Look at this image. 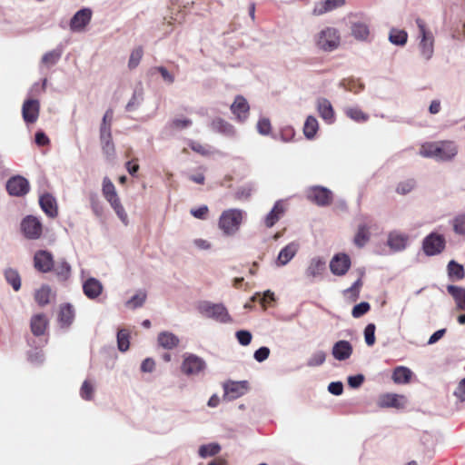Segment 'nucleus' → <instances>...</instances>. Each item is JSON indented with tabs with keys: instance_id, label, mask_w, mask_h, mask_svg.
<instances>
[{
	"instance_id": "f257e3e1",
	"label": "nucleus",
	"mask_w": 465,
	"mask_h": 465,
	"mask_svg": "<svg viewBox=\"0 0 465 465\" xmlns=\"http://www.w3.org/2000/svg\"><path fill=\"white\" fill-rule=\"evenodd\" d=\"M459 146L453 141L444 140L425 143L421 145L419 154L424 158H432L438 162H450L458 154Z\"/></svg>"
},
{
	"instance_id": "f03ea898",
	"label": "nucleus",
	"mask_w": 465,
	"mask_h": 465,
	"mask_svg": "<svg viewBox=\"0 0 465 465\" xmlns=\"http://www.w3.org/2000/svg\"><path fill=\"white\" fill-rule=\"evenodd\" d=\"M416 25L419 29L418 49L420 56L426 62L430 61L434 54V35L427 28L424 21L420 18L416 19Z\"/></svg>"
},
{
	"instance_id": "7ed1b4c3",
	"label": "nucleus",
	"mask_w": 465,
	"mask_h": 465,
	"mask_svg": "<svg viewBox=\"0 0 465 465\" xmlns=\"http://www.w3.org/2000/svg\"><path fill=\"white\" fill-rule=\"evenodd\" d=\"M198 312L204 317L213 319L221 323H231L232 318L223 303H213L208 301L201 302L198 304Z\"/></svg>"
},
{
	"instance_id": "20e7f679",
	"label": "nucleus",
	"mask_w": 465,
	"mask_h": 465,
	"mask_svg": "<svg viewBox=\"0 0 465 465\" xmlns=\"http://www.w3.org/2000/svg\"><path fill=\"white\" fill-rule=\"evenodd\" d=\"M245 213L240 209H228L219 218V228L225 235L234 234L240 228Z\"/></svg>"
},
{
	"instance_id": "39448f33",
	"label": "nucleus",
	"mask_w": 465,
	"mask_h": 465,
	"mask_svg": "<svg viewBox=\"0 0 465 465\" xmlns=\"http://www.w3.org/2000/svg\"><path fill=\"white\" fill-rule=\"evenodd\" d=\"M341 37L337 29L326 27L315 36L317 46L324 52H331L338 48Z\"/></svg>"
},
{
	"instance_id": "423d86ee",
	"label": "nucleus",
	"mask_w": 465,
	"mask_h": 465,
	"mask_svg": "<svg viewBox=\"0 0 465 465\" xmlns=\"http://www.w3.org/2000/svg\"><path fill=\"white\" fill-rule=\"evenodd\" d=\"M207 368L206 361L196 354L184 353L181 364V371L186 376H199Z\"/></svg>"
},
{
	"instance_id": "0eeeda50",
	"label": "nucleus",
	"mask_w": 465,
	"mask_h": 465,
	"mask_svg": "<svg viewBox=\"0 0 465 465\" xmlns=\"http://www.w3.org/2000/svg\"><path fill=\"white\" fill-rule=\"evenodd\" d=\"M446 247V240L443 234L432 232L422 240V251L426 256L440 254Z\"/></svg>"
},
{
	"instance_id": "6e6552de",
	"label": "nucleus",
	"mask_w": 465,
	"mask_h": 465,
	"mask_svg": "<svg viewBox=\"0 0 465 465\" xmlns=\"http://www.w3.org/2000/svg\"><path fill=\"white\" fill-rule=\"evenodd\" d=\"M306 198L318 206L324 207L331 203L332 192L321 185L311 186L306 190Z\"/></svg>"
},
{
	"instance_id": "1a4fd4ad",
	"label": "nucleus",
	"mask_w": 465,
	"mask_h": 465,
	"mask_svg": "<svg viewBox=\"0 0 465 465\" xmlns=\"http://www.w3.org/2000/svg\"><path fill=\"white\" fill-rule=\"evenodd\" d=\"M21 230L25 238L36 240L42 235L43 227L38 218L27 215L21 222Z\"/></svg>"
},
{
	"instance_id": "9d476101",
	"label": "nucleus",
	"mask_w": 465,
	"mask_h": 465,
	"mask_svg": "<svg viewBox=\"0 0 465 465\" xmlns=\"http://www.w3.org/2000/svg\"><path fill=\"white\" fill-rule=\"evenodd\" d=\"M351 261L350 256L344 252H339L333 255L330 261V271L335 276H343L350 270Z\"/></svg>"
},
{
	"instance_id": "9b49d317",
	"label": "nucleus",
	"mask_w": 465,
	"mask_h": 465,
	"mask_svg": "<svg viewBox=\"0 0 465 465\" xmlns=\"http://www.w3.org/2000/svg\"><path fill=\"white\" fill-rule=\"evenodd\" d=\"M92 15L93 12L89 7H84L78 10L70 20V30L75 33L84 31L85 27L91 22Z\"/></svg>"
},
{
	"instance_id": "f8f14e48",
	"label": "nucleus",
	"mask_w": 465,
	"mask_h": 465,
	"mask_svg": "<svg viewBox=\"0 0 465 465\" xmlns=\"http://www.w3.org/2000/svg\"><path fill=\"white\" fill-rule=\"evenodd\" d=\"M29 182L21 175L13 176L6 183V190L12 196H24L29 192Z\"/></svg>"
},
{
	"instance_id": "ddd939ff",
	"label": "nucleus",
	"mask_w": 465,
	"mask_h": 465,
	"mask_svg": "<svg viewBox=\"0 0 465 465\" xmlns=\"http://www.w3.org/2000/svg\"><path fill=\"white\" fill-rule=\"evenodd\" d=\"M35 267L41 272H49L54 266L52 253L45 250H40L34 256Z\"/></svg>"
},
{
	"instance_id": "4468645a",
	"label": "nucleus",
	"mask_w": 465,
	"mask_h": 465,
	"mask_svg": "<svg viewBox=\"0 0 465 465\" xmlns=\"http://www.w3.org/2000/svg\"><path fill=\"white\" fill-rule=\"evenodd\" d=\"M231 112L239 123H244L249 116L250 105L242 95H237L230 106Z\"/></svg>"
},
{
	"instance_id": "2eb2a0df",
	"label": "nucleus",
	"mask_w": 465,
	"mask_h": 465,
	"mask_svg": "<svg viewBox=\"0 0 465 465\" xmlns=\"http://www.w3.org/2000/svg\"><path fill=\"white\" fill-rule=\"evenodd\" d=\"M210 128L213 132L220 134L228 138H235L237 131L235 127L226 120L221 117H215L210 123Z\"/></svg>"
},
{
	"instance_id": "dca6fc26",
	"label": "nucleus",
	"mask_w": 465,
	"mask_h": 465,
	"mask_svg": "<svg viewBox=\"0 0 465 465\" xmlns=\"http://www.w3.org/2000/svg\"><path fill=\"white\" fill-rule=\"evenodd\" d=\"M248 382L242 381H228L223 384L224 395L227 401H233L242 396L247 391Z\"/></svg>"
},
{
	"instance_id": "f3484780",
	"label": "nucleus",
	"mask_w": 465,
	"mask_h": 465,
	"mask_svg": "<svg viewBox=\"0 0 465 465\" xmlns=\"http://www.w3.org/2000/svg\"><path fill=\"white\" fill-rule=\"evenodd\" d=\"M40 111V104L37 99H28L24 102L22 114L26 124H34L37 121Z\"/></svg>"
},
{
	"instance_id": "a211bd4d",
	"label": "nucleus",
	"mask_w": 465,
	"mask_h": 465,
	"mask_svg": "<svg viewBox=\"0 0 465 465\" xmlns=\"http://www.w3.org/2000/svg\"><path fill=\"white\" fill-rule=\"evenodd\" d=\"M326 269V261L320 256L312 258L305 270V276L310 281L321 277Z\"/></svg>"
},
{
	"instance_id": "6ab92c4d",
	"label": "nucleus",
	"mask_w": 465,
	"mask_h": 465,
	"mask_svg": "<svg viewBox=\"0 0 465 465\" xmlns=\"http://www.w3.org/2000/svg\"><path fill=\"white\" fill-rule=\"evenodd\" d=\"M316 109L321 118L328 124L335 122V113L331 102L324 97H320L316 101Z\"/></svg>"
},
{
	"instance_id": "aec40b11",
	"label": "nucleus",
	"mask_w": 465,
	"mask_h": 465,
	"mask_svg": "<svg viewBox=\"0 0 465 465\" xmlns=\"http://www.w3.org/2000/svg\"><path fill=\"white\" fill-rule=\"evenodd\" d=\"M299 248L300 245L296 242H292L282 248L275 262L276 266L282 267L287 265L296 255Z\"/></svg>"
},
{
	"instance_id": "412c9836",
	"label": "nucleus",
	"mask_w": 465,
	"mask_h": 465,
	"mask_svg": "<svg viewBox=\"0 0 465 465\" xmlns=\"http://www.w3.org/2000/svg\"><path fill=\"white\" fill-rule=\"evenodd\" d=\"M353 352L352 345L350 341L340 340L336 341L331 349L332 357L340 361L348 360Z\"/></svg>"
},
{
	"instance_id": "4be33fe9",
	"label": "nucleus",
	"mask_w": 465,
	"mask_h": 465,
	"mask_svg": "<svg viewBox=\"0 0 465 465\" xmlns=\"http://www.w3.org/2000/svg\"><path fill=\"white\" fill-rule=\"evenodd\" d=\"M103 290L102 282L94 277H89L83 282V292L90 300L98 298L102 294Z\"/></svg>"
},
{
	"instance_id": "5701e85b",
	"label": "nucleus",
	"mask_w": 465,
	"mask_h": 465,
	"mask_svg": "<svg viewBox=\"0 0 465 465\" xmlns=\"http://www.w3.org/2000/svg\"><path fill=\"white\" fill-rule=\"evenodd\" d=\"M39 204L48 217L55 218L58 215L56 200L52 194L46 193L41 195Z\"/></svg>"
},
{
	"instance_id": "b1692460",
	"label": "nucleus",
	"mask_w": 465,
	"mask_h": 465,
	"mask_svg": "<svg viewBox=\"0 0 465 465\" xmlns=\"http://www.w3.org/2000/svg\"><path fill=\"white\" fill-rule=\"evenodd\" d=\"M409 237L405 233L391 232L388 235L387 245L393 252H401L407 247Z\"/></svg>"
},
{
	"instance_id": "393cba45",
	"label": "nucleus",
	"mask_w": 465,
	"mask_h": 465,
	"mask_svg": "<svg viewBox=\"0 0 465 465\" xmlns=\"http://www.w3.org/2000/svg\"><path fill=\"white\" fill-rule=\"evenodd\" d=\"M285 208L282 200H278L272 210L264 218V224L267 228H272L284 214Z\"/></svg>"
},
{
	"instance_id": "a878e982",
	"label": "nucleus",
	"mask_w": 465,
	"mask_h": 465,
	"mask_svg": "<svg viewBox=\"0 0 465 465\" xmlns=\"http://www.w3.org/2000/svg\"><path fill=\"white\" fill-rule=\"evenodd\" d=\"M343 4L344 0H322L314 5L312 13L315 15H322L341 6Z\"/></svg>"
},
{
	"instance_id": "bb28decb",
	"label": "nucleus",
	"mask_w": 465,
	"mask_h": 465,
	"mask_svg": "<svg viewBox=\"0 0 465 465\" xmlns=\"http://www.w3.org/2000/svg\"><path fill=\"white\" fill-rule=\"evenodd\" d=\"M74 320V310L72 304L65 303L60 307L58 321L61 327H69Z\"/></svg>"
},
{
	"instance_id": "cd10ccee",
	"label": "nucleus",
	"mask_w": 465,
	"mask_h": 465,
	"mask_svg": "<svg viewBox=\"0 0 465 465\" xmlns=\"http://www.w3.org/2000/svg\"><path fill=\"white\" fill-rule=\"evenodd\" d=\"M447 274L449 280L451 282L461 281L465 278L464 266L455 260H451L447 265Z\"/></svg>"
},
{
	"instance_id": "c85d7f7f",
	"label": "nucleus",
	"mask_w": 465,
	"mask_h": 465,
	"mask_svg": "<svg viewBox=\"0 0 465 465\" xmlns=\"http://www.w3.org/2000/svg\"><path fill=\"white\" fill-rule=\"evenodd\" d=\"M158 343L166 350H173L179 345V338L170 331H162L158 334Z\"/></svg>"
},
{
	"instance_id": "c756f323",
	"label": "nucleus",
	"mask_w": 465,
	"mask_h": 465,
	"mask_svg": "<svg viewBox=\"0 0 465 465\" xmlns=\"http://www.w3.org/2000/svg\"><path fill=\"white\" fill-rule=\"evenodd\" d=\"M447 291L454 299L457 309L465 311V288L450 284Z\"/></svg>"
},
{
	"instance_id": "7c9ffc66",
	"label": "nucleus",
	"mask_w": 465,
	"mask_h": 465,
	"mask_svg": "<svg viewBox=\"0 0 465 465\" xmlns=\"http://www.w3.org/2000/svg\"><path fill=\"white\" fill-rule=\"evenodd\" d=\"M47 324L48 321L45 314L41 313L33 316L30 322L33 334L35 336H41L45 334Z\"/></svg>"
},
{
	"instance_id": "2f4dec72",
	"label": "nucleus",
	"mask_w": 465,
	"mask_h": 465,
	"mask_svg": "<svg viewBox=\"0 0 465 465\" xmlns=\"http://www.w3.org/2000/svg\"><path fill=\"white\" fill-rule=\"evenodd\" d=\"M370 240V231L369 227L365 223H361L358 225L357 232L354 236L353 242L354 244L359 247L362 248L366 245V243Z\"/></svg>"
},
{
	"instance_id": "473e14b6",
	"label": "nucleus",
	"mask_w": 465,
	"mask_h": 465,
	"mask_svg": "<svg viewBox=\"0 0 465 465\" xmlns=\"http://www.w3.org/2000/svg\"><path fill=\"white\" fill-rule=\"evenodd\" d=\"M411 371L404 366L396 367L392 373V380L397 384L408 383L411 378Z\"/></svg>"
},
{
	"instance_id": "72a5a7b5",
	"label": "nucleus",
	"mask_w": 465,
	"mask_h": 465,
	"mask_svg": "<svg viewBox=\"0 0 465 465\" xmlns=\"http://www.w3.org/2000/svg\"><path fill=\"white\" fill-rule=\"evenodd\" d=\"M318 129H319V124H318L317 119L312 115H309L306 118L304 125H303L304 136L309 140L313 139Z\"/></svg>"
},
{
	"instance_id": "f704fd0d",
	"label": "nucleus",
	"mask_w": 465,
	"mask_h": 465,
	"mask_svg": "<svg viewBox=\"0 0 465 465\" xmlns=\"http://www.w3.org/2000/svg\"><path fill=\"white\" fill-rule=\"evenodd\" d=\"M351 35L361 41H364L370 35L369 26L363 22H355L351 25Z\"/></svg>"
},
{
	"instance_id": "c9c22d12",
	"label": "nucleus",
	"mask_w": 465,
	"mask_h": 465,
	"mask_svg": "<svg viewBox=\"0 0 465 465\" xmlns=\"http://www.w3.org/2000/svg\"><path fill=\"white\" fill-rule=\"evenodd\" d=\"M389 41L394 45L403 46L408 41V34L404 30L392 28L389 34Z\"/></svg>"
},
{
	"instance_id": "e433bc0d",
	"label": "nucleus",
	"mask_w": 465,
	"mask_h": 465,
	"mask_svg": "<svg viewBox=\"0 0 465 465\" xmlns=\"http://www.w3.org/2000/svg\"><path fill=\"white\" fill-rule=\"evenodd\" d=\"M101 147L104 154L107 159H113L115 156V147L113 142L112 135L110 136H99Z\"/></svg>"
},
{
	"instance_id": "4c0bfd02",
	"label": "nucleus",
	"mask_w": 465,
	"mask_h": 465,
	"mask_svg": "<svg viewBox=\"0 0 465 465\" xmlns=\"http://www.w3.org/2000/svg\"><path fill=\"white\" fill-rule=\"evenodd\" d=\"M52 295V289L49 285H42L35 293V300L40 306L49 303Z\"/></svg>"
},
{
	"instance_id": "58836bf2",
	"label": "nucleus",
	"mask_w": 465,
	"mask_h": 465,
	"mask_svg": "<svg viewBox=\"0 0 465 465\" xmlns=\"http://www.w3.org/2000/svg\"><path fill=\"white\" fill-rule=\"evenodd\" d=\"M53 269L62 281L67 280L71 275V266L64 259L59 260Z\"/></svg>"
},
{
	"instance_id": "ea45409f",
	"label": "nucleus",
	"mask_w": 465,
	"mask_h": 465,
	"mask_svg": "<svg viewBox=\"0 0 465 465\" xmlns=\"http://www.w3.org/2000/svg\"><path fill=\"white\" fill-rule=\"evenodd\" d=\"M400 399H402V396L393 393L384 394L379 400V406L381 408H398L400 407Z\"/></svg>"
},
{
	"instance_id": "a19ab883",
	"label": "nucleus",
	"mask_w": 465,
	"mask_h": 465,
	"mask_svg": "<svg viewBox=\"0 0 465 465\" xmlns=\"http://www.w3.org/2000/svg\"><path fill=\"white\" fill-rule=\"evenodd\" d=\"M103 195L107 202L115 199L118 196L114 184L108 177L103 179Z\"/></svg>"
},
{
	"instance_id": "79ce46f5",
	"label": "nucleus",
	"mask_w": 465,
	"mask_h": 465,
	"mask_svg": "<svg viewBox=\"0 0 465 465\" xmlns=\"http://www.w3.org/2000/svg\"><path fill=\"white\" fill-rule=\"evenodd\" d=\"M117 348L120 351L125 352L130 347V333L125 329H121L116 335Z\"/></svg>"
},
{
	"instance_id": "37998d69",
	"label": "nucleus",
	"mask_w": 465,
	"mask_h": 465,
	"mask_svg": "<svg viewBox=\"0 0 465 465\" xmlns=\"http://www.w3.org/2000/svg\"><path fill=\"white\" fill-rule=\"evenodd\" d=\"M63 54L62 48H55L54 50H51L47 53H45L42 57V64L52 66L54 65L61 58Z\"/></svg>"
},
{
	"instance_id": "c03bdc74",
	"label": "nucleus",
	"mask_w": 465,
	"mask_h": 465,
	"mask_svg": "<svg viewBox=\"0 0 465 465\" xmlns=\"http://www.w3.org/2000/svg\"><path fill=\"white\" fill-rule=\"evenodd\" d=\"M5 277L6 282L13 287L15 291H19L21 288V278L18 272L15 269L9 268L5 271Z\"/></svg>"
},
{
	"instance_id": "a18cd8bd",
	"label": "nucleus",
	"mask_w": 465,
	"mask_h": 465,
	"mask_svg": "<svg viewBox=\"0 0 465 465\" xmlns=\"http://www.w3.org/2000/svg\"><path fill=\"white\" fill-rule=\"evenodd\" d=\"M143 100V93L142 88L135 89L134 94L125 106L127 112H133L136 110Z\"/></svg>"
},
{
	"instance_id": "49530a36",
	"label": "nucleus",
	"mask_w": 465,
	"mask_h": 465,
	"mask_svg": "<svg viewBox=\"0 0 465 465\" xmlns=\"http://www.w3.org/2000/svg\"><path fill=\"white\" fill-rule=\"evenodd\" d=\"M453 232L460 236H465V213L457 214L451 221Z\"/></svg>"
},
{
	"instance_id": "de8ad7c7",
	"label": "nucleus",
	"mask_w": 465,
	"mask_h": 465,
	"mask_svg": "<svg viewBox=\"0 0 465 465\" xmlns=\"http://www.w3.org/2000/svg\"><path fill=\"white\" fill-rule=\"evenodd\" d=\"M108 203H110L111 207L115 212V213L118 216V218L124 224H127V223H128V216H127V213H126L124 206L121 203V201H120L119 197H117L115 199H113V200L109 201Z\"/></svg>"
},
{
	"instance_id": "09e8293b",
	"label": "nucleus",
	"mask_w": 465,
	"mask_h": 465,
	"mask_svg": "<svg viewBox=\"0 0 465 465\" xmlns=\"http://www.w3.org/2000/svg\"><path fill=\"white\" fill-rule=\"evenodd\" d=\"M220 450L221 446L218 443H210L200 446L198 453L200 457L207 458L216 455Z\"/></svg>"
},
{
	"instance_id": "8fccbe9b",
	"label": "nucleus",
	"mask_w": 465,
	"mask_h": 465,
	"mask_svg": "<svg viewBox=\"0 0 465 465\" xmlns=\"http://www.w3.org/2000/svg\"><path fill=\"white\" fill-rule=\"evenodd\" d=\"M326 361V352L319 350L314 351L307 360V366L319 367L322 366Z\"/></svg>"
},
{
	"instance_id": "3c124183",
	"label": "nucleus",
	"mask_w": 465,
	"mask_h": 465,
	"mask_svg": "<svg viewBox=\"0 0 465 465\" xmlns=\"http://www.w3.org/2000/svg\"><path fill=\"white\" fill-rule=\"evenodd\" d=\"M345 114L351 118V120L362 123L366 122L369 119L368 114H364L360 108L358 107H349L345 110Z\"/></svg>"
},
{
	"instance_id": "603ef678",
	"label": "nucleus",
	"mask_w": 465,
	"mask_h": 465,
	"mask_svg": "<svg viewBox=\"0 0 465 465\" xmlns=\"http://www.w3.org/2000/svg\"><path fill=\"white\" fill-rule=\"evenodd\" d=\"M146 301V293L143 291H139L131 299L126 302V306L132 309H137L143 305Z\"/></svg>"
},
{
	"instance_id": "864d4df0",
	"label": "nucleus",
	"mask_w": 465,
	"mask_h": 465,
	"mask_svg": "<svg viewBox=\"0 0 465 465\" xmlns=\"http://www.w3.org/2000/svg\"><path fill=\"white\" fill-rule=\"evenodd\" d=\"M192 124L193 122L189 118H175L167 124L166 128H169L171 130H183L189 128Z\"/></svg>"
},
{
	"instance_id": "5fc2aeb1",
	"label": "nucleus",
	"mask_w": 465,
	"mask_h": 465,
	"mask_svg": "<svg viewBox=\"0 0 465 465\" xmlns=\"http://www.w3.org/2000/svg\"><path fill=\"white\" fill-rule=\"evenodd\" d=\"M415 185H416V182L414 179H408V180L402 181L397 184L396 192L399 194L405 195V194L411 193L413 190V188L415 187Z\"/></svg>"
},
{
	"instance_id": "6e6d98bb",
	"label": "nucleus",
	"mask_w": 465,
	"mask_h": 465,
	"mask_svg": "<svg viewBox=\"0 0 465 465\" xmlns=\"http://www.w3.org/2000/svg\"><path fill=\"white\" fill-rule=\"evenodd\" d=\"M362 286V281L359 277L351 287L344 290V295H350L352 301H356L359 298L360 288Z\"/></svg>"
},
{
	"instance_id": "4d7b16f0",
	"label": "nucleus",
	"mask_w": 465,
	"mask_h": 465,
	"mask_svg": "<svg viewBox=\"0 0 465 465\" xmlns=\"http://www.w3.org/2000/svg\"><path fill=\"white\" fill-rule=\"evenodd\" d=\"M375 330L376 327L374 323L367 324L364 329V341L368 346H372L375 343Z\"/></svg>"
},
{
	"instance_id": "13d9d810",
	"label": "nucleus",
	"mask_w": 465,
	"mask_h": 465,
	"mask_svg": "<svg viewBox=\"0 0 465 465\" xmlns=\"http://www.w3.org/2000/svg\"><path fill=\"white\" fill-rule=\"evenodd\" d=\"M371 309L370 303L367 302H361L356 304L351 311V315L353 318H360L366 314Z\"/></svg>"
},
{
	"instance_id": "bf43d9fd",
	"label": "nucleus",
	"mask_w": 465,
	"mask_h": 465,
	"mask_svg": "<svg viewBox=\"0 0 465 465\" xmlns=\"http://www.w3.org/2000/svg\"><path fill=\"white\" fill-rule=\"evenodd\" d=\"M256 128H257V132L260 134L269 135L272 131V125H271L270 120L265 117L260 118L257 123Z\"/></svg>"
},
{
	"instance_id": "052dcab7",
	"label": "nucleus",
	"mask_w": 465,
	"mask_h": 465,
	"mask_svg": "<svg viewBox=\"0 0 465 465\" xmlns=\"http://www.w3.org/2000/svg\"><path fill=\"white\" fill-rule=\"evenodd\" d=\"M143 48L140 46L135 48L134 50H133V52L131 53L130 58H129L128 66L131 69L135 68L139 64V63L143 57Z\"/></svg>"
},
{
	"instance_id": "680f3d73",
	"label": "nucleus",
	"mask_w": 465,
	"mask_h": 465,
	"mask_svg": "<svg viewBox=\"0 0 465 465\" xmlns=\"http://www.w3.org/2000/svg\"><path fill=\"white\" fill-rule=\"evenodd\" d=\"M91 208L96 216L103 214V206L96 193H91L89 196Z\"/></svg>"
},
{
	"instance_id": "e2e57ef3",
	"label": "nucleus",
	"mask_w": 465,
	"mask_h": 465,
	"mask_svg": "<svg viewBox=\"0 0 465 465\" xmlns=\"http://www.w3.org/2000/svg\"><path fill=\"white\" fill-rule=\"evenodd\" d=\"M80 395L84 400L91 401L94 396V387L88 381H84L80 390Z\"/></svg>"
},
{
	"instance_id": "0e129e2a",
	"label": "nucleus",
	"mask_w": 465,
	"mask_h": 465,
	"mask_svg": "<svg viewBox=\"0 0 465 465\" xmlns=\"http://www.w3.org/2000/svg\"><path fill=\"white\" fill-rule=\"evenodd\" d=\"M235 336L238 342L242 346H247L251 343L252 335L249 331L241 330L236 331Z\"/></svg>"
},
{
	"instance_id": "69168bd1",
	"label": "nucleus",
	"mask_w": 465,
	"mask_h": 465,
	"mask_svg": "<svg viewBox=\"0 0 465 465\" xmlns=\"http://www.w3.org/2000/svg\"><path fill=\"white\" fill-rule=\"evenodd\" d=\"M27 356L28 361L34 364H41L45 361V355L41 350L29 351Z\"/></svg>"
},
{
	"instance_id": "338daca9",
	"label": "nucleus",
	"mask_w": 465,
	"mask_h": 465,
	"mask_svg": "<svg viewBox=\"0 0 465 465\" xmlns=\"http://www.w3.org/2000/svg\"><path fill=\"white\" fill-rule=\"evenodd\" d=\"M270 355V349L266 346H262L254 351L253 358L258 362H262L268 359Z\"/></svg>"
},
{
	"instance_id": "774afa93",
	"label": "nucleus",
	"mask_w": 465,
	"mask_h": 465,
	"mask_svg": "<svg viewBox=\"0 0 465 465\" xmlns=\"http://www.w3.org/2000/svg\"><path fill=\"white\" fill-rule=\"evenodd\" d=\"M295 135V132L293 128L287 126L281 130L280 132V139L284 143L291 142Z\"/></svg>"
}]
</instances>
